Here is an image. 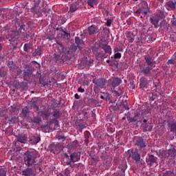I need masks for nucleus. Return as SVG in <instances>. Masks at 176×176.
Segmentation results:
<instances>
[{
    "label": "nucleus",
    "instance_id": "27",
    "mask_svg": "<svg viewBox=\"0 0 176 176\" xmlns=\"http://www.w3.org/2000/svg\"><path fill=\"white\" fill-rule=\"evenodd\" d=\"M84 144L85 145H86V146H89V142H90V141L89 140H90V138H91V134L90 133V132L89 131H85L84 132Z\"/></svg>",
    "mask_w": 176,
    "mask_h": 176
},
{
    "label": "nucleus",
    "instance_id": "5",
    "mask_svg": "<svg viewBox=\"0 0 176 176\" xmlns=\"http://www.w3.org/2000/svg\"><path fill=\"white\" fill-rule=\"evenodd\" d=\"M71 56L67 55H62L61 53H54L53 55L52 60L57 64H64L66 61H69Z\"/></svg>",
    "mask_w": 176,
    "mask_h": 176
},
{
    "label": "nucleus",
    "instance_id": "41",
    "mask_svg": "<svg viewBox=\"0 0 176 176\" xmlns=\"http://www.w3.org/2000/svg\"><path fill=\"white\" fill-rule=\"evenodd\" d=\"M7 65L10 71V72H13L16 67H14V64L13 63L12 60H8L7 62Z\"/></svg>",
    "mask_w": 176,
    "mask_h": 176
},
{
    "label": "nucleus",
    "instance_id": "17",
    "mask_svg": "<svg viewBox=\"0 0 176 176\" xmlns=\"http://www.w3.org/2000/svg\"><path fill=\"white\" fill-rule=\"evenodd\" d=\"M135 145H136L140 149H142L144 148H146V141L145 140V139L142 138V137H139L136 138Z\"/></svg>",
    "mask_w": 176,
    "mask_h": 176
},
{
    "label": "nucleus",
    "instance_id": "62",
    "mask_svg": "<svg viewBox=\"0 0 176 176\" xmlns=\"http://www.w3.org/2000/svg\"><path fill=\"white\" fill-rule=\"evenodd\" d=\"M7 172L8 170H6V168H0V176H6Z\"/></svg>",
    "mask_w": 176,
    "mask_h": 176
},
{
    "label": "nucleus",
    "instance_id": "44",
    "mask_svg": "<svg viewBox=\"0 0 176 176\" xmlns=\"http://www.w3.org/2000/svg\"><path fill=\"white\" fill-rule=\"evenodd\" d=\"M100 98L105 101H109V100H111V96H109V94L103 92L100 96Z\"/></svg>",
    "mask_w": 176,
    "mask_h": 176
},
{
    "label": "nucleus",
    "instance_id": "20",
    "mask_svg": "<svg viewBox=\"0 0 176 176\" xmlns=\"http://www.w3.org/2000/svg\"><path fill=\"white\" fill-rule=\"evenodd\" d=\"M36 75L37 79H39V85H41V87H45L47 83L45 82V77H42V71H37Z\"/></svg>",
    "mask_w": 176,
    "mask_h": 176
},
{
    "label": "nucleus",
    "instance_id": "29",
    "mask_svg": "<svg viewBox=\"0 0 176 176\" xmlns=\"http://www.w3.org/2000/svg\"><path fill=\"white\" fill-rule=\"evenodd\" d=\"M16 140L18 142H21V144H27V141H28V138H27V135L19 134L16 135Z\"/></svg>",
    "mask_w": 176,
    "mask_h": 176
},
{
    "label": "nucleus",
    "instance_id": "18",
    "mask_svg": "<svg viewBox=\"0 0 176 176\" xmlns=\"http://www.w3.org/2000/svg\"><path fill=\"white\" fill-rule=\"evenodd\" d=\"M30 144L32 145H36L38 142H41V135L35 133L30 138L29 140Z\"/></svg>",
    "mask_w": 176,
    "mask_h": 176
},
{
    "label": "nucleus",
    "instance_id": "11",
    "mask_svg": "<svg viewBox=\"0 0 176 176\" xmlns=\"http://www.w3.org/2000/svg\"><path fill=\"white\" fill-rule=\"evenodd\" d=\"M153 68V66L144 65V66H142L140 67V74H142V75H144V76H151Z\"/></svg>",
    "mask_w": 176,
    "mask_h": 176
},
{
    "label": "nucleus",
    "instance_id": "1",
    "mask_svg": "<svg viewBox=\"0 0 176 176\" xmlns=\"http://www.w3.org/2000/svg\"><path fill=\"white\" fill-rule=\"evenodd\" d=\"M39 157V153L38 151H27L24 153V163L25 166L28 167H31V166H35V163H36V159Z\"/></svg>",
    "mask_w": 176,
    "mask_h": 176
},
{
    "label": "nucleus",
    "instance_id": "37",
    "mask_svg": "<svg viewBox=\"0 0 176 176\" xmlns=\"http://www.w3.org/2000/svg\"><path fill=\"white\" fill-rule=\"evenodd\" d=\"M76 129H78V130L80 131V133H82V130H83V129H86L87 127L86 124H82L80 123V120H78L76 122Z\"/></svg>",
    "mask_w": 176,
    "mask_h": 176
},
{
    "label": "nucleus",
    "instance_id": "6",
    "mask_svg": "<svg viewBox=\"0 0 176 176\" xmlns=\"http://www.w3.org/2000/svg\"><path fill=\"white\" fill-rule=\"evenodd\" d=\"M56 43L58 46H56V50L58 51V53H63V56H72V50L69 48H65L64 47V45H63V43L56 41Z\"/></svg>",
    "mask_w": 176,
    "mask_h": 176
},
{
    "label": "nucleus",
    "instance_id": "64",
    "mask_svg": "<svg viewBox=\"0 0 176 176\" xmlns=\"http://www.w3.org/2000/svg\"><path fill=\"white\" fill-rule=\"evenodd\" d=\"M173 19L171 21L172 23V26L173 27V28H176V18H175V15H173Z\"/></svg>",
    "mask_w": 176,
    "mask_h": 176
},
{
    "label": "nucleus",
    "instance_id": "9",
    "mask_svg": "<svg viewBox=\"0 0 176 176\" xmlns=\"http://www.w3.org/2000/svg\"><path fill=\"white\" fill-rule=\"evenodd\" d=\"M128 153L129 155V157H131V159H133V160H135V162H137L141 160V155L138 151V148H135V150L131 148L128 151Z\"/></svg>",
    "mask_w": 176,
    "mask_h": 176
},
{
    "label": "nucleus",
    "instance_id": "19",
    "mask_svg": "<svg viewBox=\"0 0 176 176\" xmlns=\"http://www.w3.org/2000/svg\"><path fill=\"white\" fill-rule=\"evenodd\" d=\"M89 47L91 49L94 56H96L100 52V45L96 41L91 43Z\"/></svg>",
    "mask_w": 176,
    "mask_h": 176
},
{
    "label": "nucleus",
    "instance_id": "16",
    "mask_svg": "<svg viewBox=\"0 0 176 176\" xmlns=\"http://www.w3.org/2000/svg\"><path fill=\"white\" fill-rule=\"evenodd\" d=\"M113 109L115 111L116 109H120V111H123V109H126L129 111L130 108H129V102L127 100H124V102H120L118 104V106L114 107Z\"/></svg>",
    "mask_w": 176,
    "mask_h": 176
},
{
    "label": "nucleus",
    "instance_id": "2",
    "mask_svg": "<svg viewBox=\"0 0 176 176\" xmlns=\"http://www.w3.org/2000/svg\"><path fill=\"white\" fill-rule=\"evenodd\" d=\"M19 38L20 34L19 33V32H16V30L8 32V34L6 36V39H8L10 45H12L14 47H16V46H17V40Z\"/></svg>",
    "mask_w": 176,
    "mask_h": 176
},
{
    "label": "nucleus",
    "instance_id": "4",
    "mask_svg": "<svg viewBox=\"0 0 176 176\" xmlns=\"http://www.w3.org/2000/svg\"><path fill=\"white\" fill-rule=\"evenodd\" d=\"M41 3V0H34V1H30L27 3L28 8H30V11L33 14H37L38 16H43L42 13L39 11V4Z\"/></svg>",
    "mask_w": 176,
    "mask_h": 176
},
{
    "label": "nucleus",
    "instance_id": "61",
    "mask_svg": "<svg viewBox=\"0 0 176 176\" xmlns=\"http://www.w3.org/2000/svg\"><path fill=\"white\" fill-rule=\"evenodd\" d=\"M140 116H141V113H140V112L135 113V115L133 118V122H137Z\"/></svg>",
    "mask_w": 176,
    "mask_h": 176
},
{
    "label": "nucleus",
    "instance_id": "63",
    "mask_svg": "<svg viewBox=\"0 0 176 176\" xmlns=\"http://www.w3.org/2000/svg\"><path fill=\"white\" fill-rule=\"evenodd\" d=\"M48 151H50L51 152H52V153H56L54 152V151H56L55 144H50V145L48 146Z\"/></svg>",
    "mask_w": 176,
    "mask_h": 176
},
{
    "label": "nucleus",
    "instance_id": "47",
    "mask_svg": "<svg viewBox=\"0 0 176 176\" xmlns=\"http://www.w3.org/2000/svg\"><path fill=\"white\" fill-rule=\"evenodd\" d=\"M34 100H36V98H34L30 101L31 107L34 108V109H36L37 111H39V107H38V105H36V101H35Z\"/></svg>",
    "mask_w": 176,
    "mask_h": 176
},
{
    "label": "nucleus",
    "instance_id": "22",
    "mask_svg": "<svg viewBox=\"0 0 176 176\" xmlns=\"http://www.w3.org/2000/svg\"><path fill=\"white\" fill-rule=\"evenodd\" d=\"M89 35H95L100 32V29L96 25H92L87 28Z\"/></svg>",
    "mask_w": 176,
    "mask_h": 176
},
{
    "label": "nucleus",
    "instance_id": "60",
    "mask_svg": "<svg viewBox=\"0 0 176 176\" xmlns=\"http://www.w3.org/2000/svg\"><path fill=\"white\" fill-rule=\"evenodd\" d=\"M50 10L49 8H46L45 7L41 10V12L40 13H42L43 16H47V13H49Z\"/></svg>",
    "mask_w": 176,
    "mask_h": 176
},
{
    "label": "nucleus",
    "instance_id": "31",
    "mask_svg": "<svg viewBox=\"0 0 176 176\" xmlns=\"http://www.w3.org/2000/svg\"><path fill=\"white\" fill-rule=\"evenodd\" d=\"M93 83H95L98 87H100L102 89L105 86V79L104 78H99L96 80H94Z\"/></svg>",
    "mask_w": 176,
    "mask_h": 176
},
{
    "label": "nucleus",
    "instance_id": "52",
    "mask_svg": "<svg viewBox=\"0 0 176 176\" xmlns=\"http://www.w3.org/2000/svg\"><path fill=\"white\" fill-rule=\"evenodd\" d=\"M56 38L54 37V34H53V32L49 31L47 33V39H49V41H54Z\"/></svg>",
    "mask_w": 176,
    "mask_h": 176
},
{
    "label": "nucleus",
    "instance_id": "51",
    "mask_svg": "<svg viewBox=\"0 0 176 176\" xmlns=\"http://www.w3.org/2000/svg\"><path fill=\"white\" fill-rule=\"evenodd\" d=\"M163 176H175V174H174V172H172L171 170H162Z\"/></svg>",
    "mask_w": 176,
    "mask_h": 176
},
{
    "label": "nucleus",
    "instance_id": "58",
    "mask_svg": "<svg viewBox=\"0 0 176 176\" xmlns=\"http://www.w3.org/2000/svg\"><path fill=\"white\" fill-rule=\"evenodd\" d=\"M24 40L27 41V39H30V38H32V34L28 32V33H25V32H24V34H22Z\"/></svg>",
    "mask_w": 176,
    "mask_h": 176
},
{
    "label": "nucleus",
    "instance_id": "32",
    "mask_svg": "<svg viewBox=\"0 0 176 176\" xmlns=\"http://www.w3.org/2000/svg\"><path fill=\"white\" fill-rule=\"evenodd\" d=\"M38 113L42 116L43 120H49V118H50V112L49 111H41Z\"/></svg>",
    "mask_w": 176,
    "mask_h": 176
},
{
    "label": "nucleus",
    "instance_id": "30",
    "mask_svg": "<svg viewBox=\"0 0 176 176\" xmlns=\"http://www.w3.org/2000/svg\"><path fill=\"white\" fill-rule=\"evenodd\" d=\"M88 104L89 107H100L101 102H100L98 100L90 98L88 100Z\"/></svg>",
    "mask_w": 176,
    "mask_h": 176
},
{
    "label": "nucleus",
    "instance_id": "48",
    "mask_svg": "<svg viewBox=\"0 0 176 176\" xmlns=\"http://www.w3.org/2000/svg\"><path fill=\"white\" fill-rule=\"evenodd\" d=\"M154 15L157 16L160 20H162L166 17V12H164V11H160V12L154 14Z\"/></svg>",
    "mask_w": 176,
    "mask_h": 176
},
{
    "label": "nucleus",
    "instance_id": "46",
    "mask_svg": "<svg viewBox=\"0 0 176 176\" xmlns=\"http://www.w3.org/2000/svg\"><path fill=\"white\" fill-rule=\"evenodd\" d=\"M167 64H168V65H170V64H171L173 65H176V52L173 54V58L169 59L167 61Z\"/></svg>",
    "mask_w": 176,
    "mask_h": 176
},
{
    "label": "nucleus",
    "instance_id": "21",
    "mask_svg": "<svg viewBox=\"0 0 176 176\" xmlns=\"http://www.w3.org/2000/svg\"><path fill=\"white\" fill-rule=\"evenodd\" d=\"M149 85V80L144 76H142L140 79V89H147Z\"/></svg>",
    "mask_w": 176,
    "mask_h": 176
},
{
    "label": "nucleus",
    "instance_id": "26",
    "mask_svg": "<svg viewBox=\"0 0 176 176\" xmlns=\"http://www.w3.org/2000/svg\"><path fill=\"white\" fill-rule=\"evenodd\" d=\"M122 83V79L118 77H113L112 80L111 82V86L113 87V89H115V87H118V86H120Z\"/></svg>",
    "mask_w": 176,
    "mask_h": 176
},
{
    "label": "nucleus",
    "instance_id": "28",
    "mask_svg": "<svg viewBox=\"0 0 176 176\" xmlns=\"http://www.w3.org/2000/svg\"><path fill=\"white\" fill-rule=\"evenodd\" d=\"M22 175L24 176H35L34 175V169L28 166L25 170L22 171Z\"/></svg>",
    "mask_w": 176,
    "mask_h": 176
},
{
    "label": "nucleus",
    "instance_id": "24",
    "mask_svg": "<svg viewBox=\"0 0 176 176\" xmlns=\"http://www.w3.org/2000/svg\"><path fill=\"white\" fill-rule=\"evenodd\" d=\"M43 54V47L42 45H38L32 53L33 57H41Z\"/></svg>",
    "mask_w": 176,
    "mask_h": 176
},
{
    "label": "nucleus",
    "instance_id": "55",
    "mask_svg": "<svg viewBox=\"0 0 176 176\" xmlns=\"http://www.w3.org/2000/svg\"><path fill=\"white\" fill-rule=\"evenodd\" d=\"M31 64H32V65H34V67L35 68H36L37 69H38V70H37V71H41V65L39 64V63L36 62V60H32V61L31 62Z\"/></svg>",
    "mask_w": 176,
    "mask_h": 176
},
{
    "label": "nucleus",
    "instance_id": "50",
    "mask_svg": "<svg viewBox=\"0 0 176 176\" xmlns=\"http://www.w3.org/2000/svg\"><path fill=\"white\" fill-rule=\"evenodd\" d=\"M31 47H32V44L30 43H25L23 46V50L26 52V53H30V49H31Z\"/></svg>",
    "mask_w": 176,
    "mask_h": 176
},
{
    "label": "nucleus",
    "instance_id": "39",
    "mask_svg": "<svg viewBox=\"0 0 176 176\" xmlns=\"http://www.w3.org/2000/svg\"><path fill=\"white\" fill-rule=\"evenodd\" d=\"M118 168L120 169V170L122 171L120 176L126 175V174L124 173L127 168V165L126 164L120 165L118 166Z\"/></svg>",
    "mask_w": 176,
    "mask_h": 176
},
{
    "label": "nucleus",
    "instance_id": "53",
    "mask_svg": "<svg viewBox=\"0 0 176 176\" xmlns=\"http://www.w3.org/2000/svg\"><path fill=\"white\" fill-rule=\"evenodd\" d=\"M64 149V146H63V144H55V151L56 152H60V151H63Z\"/></svg>",
    "mask_w": 176,
    "mask_h": 176
},
{
    "label": "nucleus",
    "instance_id": "59",
    "mask_svg": "<svg viewBox=\"0 0 176 176\" xmlns=\"http://www.w3.org/2000/svg\"><path fill=\"white\" fill-rule=\"evenodd\" d=\"M67 166H70L72 168H74L75 167V162L74 161H72L71 160H67L66 162Z\"/></svg>",
    "mask_w": 176,
    "mask_h": 176
},
{
    "label": "nucleus",
    "instance_id": "42",
    "mask_svg": "<svg viewBox=\"0 0 176 176\" xmlns=\"http://www.w3.org/2000/svg\"><path fill=\"white\" fill-rule=\"evenodd\" d=\"M21 114L23 115V118H28L30 115V109L28 107H25V108L22 109Z\"/></svg>",
    "mask_w": 176,
    "mask_h": 176
},
{
    "label": "nucleus",
    "instance_id": "14",
    "mask_svg": "<svg viewBox=\"0 0 176 176\" xmlns=\"http://www.w3.org/2000/svg\"><path fill=\"white\" fill-rule=\"evenodd\" d=\"M168 129L170 133H176V120L175 119H168L167 120Z\"/></svg>",
    "mask_w": 176,
    "mask_h": 176
},
{
    "label": "nucleus",
    "instance_id": "43",
    "mask_svg": "<svg viewBox=\"0 0 176 176\" xmlns=\"http://www.w3.org/2000/svg\"><path fill=\"white\" fill-rule=\"evenodd\" d=\"M32 122L37 126H41V122H42V118L39 116H36L33 120H32Z\"/></svg>",
    "mask_w": 176,
    "mask_h": 176
},
{
    "label": "nucleus",
    "instance_id": "35",
    "mask_svg": "<svg viewBox=\"0 0 176 176\" xmlns=\"http://www.w3.org/2000/svg\"><path fill=\"white\" fill-rule=\"evenodd\" d=\"M78 146H79V142L78 140H74L67 144V148H69V149H76Z\"/></svg>",
    "mask_w": 176,
    "mask_h": 176
},
{
    "label": "nucleus",
    "instance_id": "34",
    "mask_svg": "<svg viewBox=\"0 0 176 176\" xmlns=\"http://www.w3.org/2000/svg\"><path fill=\"white\" fill-rule=\"evenodd\" d=\"M78 9H79V4L78 2L72 3L69 6V12H71V13L76 12Z\"/></svg>",
    "mask_w": 176,
    "mask_h": 176
},
{
    "label": "nucleus",
    "instance_id": "12",
    "mask_svg": "<svg viewBox=\"0 0 176 176\" xmlns=\"http://www.w3.org/2000/svg\"><path fill=\"white\" fill-rule=\"evenodd\" d=\"M83 34H80V36H76L75 37V43L76 46H73V49L74 50H78V49H80V47H83V45H85V41H83Z\"/></svg>",
    "mask_w": 176,
    "mask_h": 176
},
{
    "label": "nucleus",
    "instance_id": "36",
    "mask_svg": "<svg viewBox=\"0 0 176 176\" xmlns=\"http://www.w3.org/2000/svg\"><path fill=\"white\" fill-rule=\"evenodd\" d=\"M142 129L144 131H151L153 129V126L152 125V123L142 124Z\"/></svg>",
    "mask_w": 176,
    "mask_h": 176
},
{
    "label": "nucleus",
    "instance_id": "25",
    "mask_svg": "<svg viewBox=\"0 0 176 176\" xmlns=\"http://www.w3.org/2000/svg\"><path fill=\"white\" fill-rule=\"evenodd\" d=\"M89 156L90 157L91 166H96V164H97V163L100 162V157H98V155L90 153L89 154Z\"/></svg>",
    "mask_w": 176,
    "mask_h": 176
},
{
    "label": "nucleus",
    "instance_id": "49",
    "mask_svg": "<svg viewBox=\"0 0 176 176\" xmlns=\"http://www.w3.org/2000/svg\"><path fill=\"white\" fill-rule=\"evenodd\" d=\"M8 74V72H6V69H5V67L3 66H1L0 67V76L1 78H5V76Z\"/></svg>",
    "mask_w": 176,
    "mask_h": 176
},
{
    "label": "nucleus",
    "instance_id": "23",
    "mask_svg": "<svg viewBox=\"0 0 176 176\" xmlns=\"http://www.w3.org/2000/svg\"><path fill=\"white\" fill-rule=\"evenodd\" d=\"M144 65H148L150 67H153L155 62L153 61V58L150 54H147L144 56Z\"/></svg>",
    "mask_w": 176,
    "mask_h": 176
},
{
    "label": "nucleus",
    "instance_id": "13",
    "mask_svg": "<svg viewBox=\"0 0 176 176\" xmlns=\"http://www.w3.org/2000/svg\"><path fill=\"white\" fill-rule=\"evenodd\" d=\"M170 148L164 152V157H175L176 156V149L175 146L173 144H170Z\"/></svg>",
    "mask_w": 176,
    "mask_h": 176
},
{
    "label": "nucleus",
    "instance_id": "45",
    "mask_svg": "<svg viewBox=\"0 0 176 176\" xmlns=\"http://www.w3.org/2000/svg\"><path fill=\"white\" fill-rule=\"evenodd\" d=\"M100 2V0H87V3L89 6L91 8H94V5H97Z\"/></svg>",
    "mask_w": 176,
    "mask_h": 176
},
{
    "label": "nucleus",
    "instance_id": "40",
    "mask_svg": "<svg viewBox=\"0 0 176 176\" xmlns=\"http://www.w3.org/2000/svg\"><path fill=\"white\" fill-rule=\"evenodd\" d=\"M102 49H103L106 54H111L112 53V48L108 45L103 46Z\"/></svg>",
    "mask_w": 176,
    "mask_h": 176
},
{
    "label": "nucleus",
    "instance_id": "15",
    "mask_svg": "<svg viewBox=\"0 0 176 176\" xmlns=\"http://www.w3.org/2000/svg\"><path fill=\"white\" fill-rule=\"evenodd\" d=\"M146 162L149 167H152V166H157V157H155L153 155H149L148 157L146 159Z\"/></svg>",
    "mask_w": 176,
    "mask_h": 176
},
{
    "label": "nucleus",
    "instance_id": "10",
    "mask_svg": "<svg viewBox=\"0 0 176 176\" xmlns=\"http://www.w3.org/2000/svg\"><path fill=\"white\" fill-rule=\"evenodd\" d=\"M14 25L16 28L15 32H19V36L21 34H24L25 32V24H24L23 23H20L19 19H16L14 20Z\"/></svg>",
    "mask_w": 176,
    "mask_h": 176
},
{
    "label": "nucleus",
    "instance_id": "3",
    "mask_svg": "<svg viewBox=\"0 0 176 176\" xmlns=\"http://www.w3.org/2000/svg\"><path fill=\"white\" fill-rule=\"evenodd\" d=\"M34 72H35V67L31 65V64L25 65L23 73L24 80L28 82L31 77L34 76Z\"/></svg>",
    "mask_w": 176,
    "mask_h": 176
},
{
    "label": "nucleus",
    "instance_id": "7",
    "mask_svg": "<svg viewBox=\"0 0 176 176\" xmlns=\"http://www.w3.org/2000/svg\"><path fill=\"white\" fill-rule=\"evenodd\" d=\"M80 155L81 153L80 151H76L74 153H71L70 155H69L68 153H65L63 156L65 159H67L73 162V163H75L76 162H79V160H80Z\"/></svg>",
    "mask_w": 176,
    "mask_h": 176
},
{
    "label": "nucleus",
    "instance_id": "8",
    "mask_svg": "<svg viewBox=\"0 0 176 176\" xmlns=\"http://www.w3.org/2000/svg\"><path fill=\"white\" fill-rule=\"evenodd\" d=\"M150 21L155 28H159V27L162 28L166 24V21H162L160 23V19L155 14L150 18Z\"/></svg>",
    "mask_w": 176,
    "mask_h": 176
},
{
    "label": "nucleus",
    "instance_id": "57",
    "mask_svg": "<svg viewBox=\"0 0 176 176\" xmlns=\"http://www.w3.org/2000/svg\"><path fill=\"white\" fill-rule=\"evenodd\" d=\"M53 116L56 119H60V118H61V114H60V111H58V109H56L54 112Z\"/></svg>",
    "mask_w": 176,
    "mask_h": 176
},
{
    "label": "nucleus",
    "instance_id": "38",
    "mask_svg": "<svg viewBox=\"0 0 176 176\" xmlns=\"http://www.w3.org/2000/svg\"><path fill=\"white\" fill-rule=\"evenodd\" d=\"M16 87H19V89H21V90H25V89H27V86H28L27 82H18L16 83Z\"/></svg>",
    "mask_w": 176,
    "mask_h": 176
},
{
    "label": "nucleus",
    "instance_id": "54",
    "mask_svg": "<svg viewBox=\"0 0 176 176\" xmlns=\"http://www.w3.org/2000/svg\"><path fill=\"white\" fill-rule=\"evenodd\" d=\"M166 5L168 8H170V9H176V1L175 3L171 1H168Z\"/></svg>",
    "mask_w": 176,
    "mask_h": 176
},
{
    "label": "nucleus",
    "instance_id": "56",
    "mask_svg": "<svg viewBox=\"0 0 176 176\" xmlns=\"http://www.w3.org/2000/svg\"><path fill=\"white\" fill-rule=\"evenodd\" d=\"M19 120V117L14 116L11 119H8L9 124H13L14 123H16Z\"/></svg>",
    "mask_w": 176,
    "mask_h": 176
},
{
    "label": "nucleus",
    "instance_id": "33",
    "mask_svg": "<svg viewBox=\"0 0 176 176\" xmlns=\"http://www.w3.org/2000/svg\"><path fill=\"white\" fill-rule=\"evenodd\" d=\"M95 57L98 61H102L104 58H107V57H108V55H107L105 53H101V52L99 51L98 54L95 55Z\"/></svg>",
    "mask_w": 176,
    "mask_h": 176
}]
</instances>
